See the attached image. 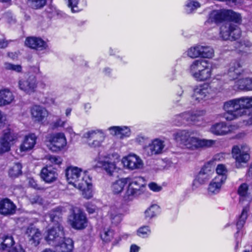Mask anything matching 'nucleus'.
<instances>
[{
	"mask_svg": "<svg viewBox=\"0 0 252 252\" xmlns=\"http://www.w3.org/2000/svg\"><path fill=\"white\" fill-rule=\"evenodd\" d=\"M213 93V90L209 84L196 86L193 89L191 98L195 103H198L209 99Z\"/></svg>",
	"mask_w": 252,
	"mask_h": 252,
	"instance_id": "obj_12",
	"label": "nucleus"
},
{
	"mask_svg": "<svg viewBox=\"0 0 252 252\" xmlns=\"http://www.w3.org/2000/svg\"><path fill=\"white\" fill-rule=\"evenodd\" d=\"M55 247L56 252H71L73 248V242L69 238H63L57 244L53 245Z\"/></svg>",
	"mask_w": 252,
	"mask_h": 252,
	"instance_id": "obj_28",
	"label": "nucleus"
},
{
	"mask_svg": "<svg viewBox=\"0 0 252 252\" xmlns=\"http://www.w3.org/2000/svg\"><path fill=\"white\" fill-rule=\"evenodd\" d=\"M237 193L239 195L240 202L242 203L245 201L248 202L247 205L243 208L236 224L237 229L239 230L243 227L247 219L248 213L250 210L249 204L252 200V196L250 195L249 185L246 183H242L239 186Z\"/></svg>",
	"mask_w": 252,
	"mask_h": 252,
	"instance_id": "obj_3",
	"label": "nucleus"
},
{
	"mask_svg": "<svg viewBox=\"0 0 252 252\" xmlns=\"http://www.w3.org/2000/svg\"><path fill=\"white\" fill-rule=\"evenodd\" d=\"M115 235L113 230L111 229L104 230L103 232L101 234V237L103 241L106 242H109L114 238Z\"/></svg>",
	"mask_w": 252,
	"mask_h": 252,
	"instance_id": "obj_46",
	"label": "nucleus"
},
{
	"mask_svg": "<svg viewBox=\"0 0 252 252\" xmlns=\"http://www.w3.org/2000/svg\"><path fill=\"white\" fill-rule=\"evenodd\" d=\"M14 100V94L9 89L0 90V107L10 104Z\"/></svg>",
	"mask_w": 252,
	"mask_h": 252,
	"instance_id": "obj_30",
	"label": "nucleus"
},
{
	"mask_svg": "<svg viewBox=\"0 0 252 252\" xmlns=\"http://www.w3.org/2000/svg\"><path fill=\"white\" fill-rule=\"evenodd\" d=\"M126 179H128V185L124 197L126 200H131L143 193L145 179L140 176L128 177Z\"/></svg>",
	"mask_w": 252,
	"mask_h": 252,
	"instance_id": "obj_4",
	"label": "nucleus"
},
{
	"mask_svg": "<svg viewBox=\"0 0 252 252\" xmlns=\"http://www.w3.org/2000/svg\"><path fill=\"white\" fill-rule=\"evenodd\" d=\"M94 166L95 167L102 168L109 176H112L114 173L118 172L120 170L116 162L113 161L110 157L99 158Z\"/></svg>",
	"mask_w": 252,
	"mask_h": 252,
	"instance_id": "obj_15",
	"label": "nucleus"
},
{
	"mask_svg": "<svg viewBox=\"0 0 252 252\" xmlns=\"http://www.w3.org/2000/svg\"><path fill=\"white\" fill-rule=\"evenodd\" d=\"M5 68L7 70L14 71L16 72H21L22 70V67L20 65L14 64L10 63H5L4 64Z\"/></svg>",
	"mask_w": 252,
	"mask_h": 252,
	"instance_id": "obj_49",
	"label": "nucleus"
},
{
	"mask_svg": "<svg viewBox=\"0 0 252 252\" xmlns=\"http://www.w3.org/2000/svg\"><path fill=\"white\" fill-rule=\"evenodd\" d=\"M205 114L203 110H193L186 111L175 116V120L177 125H181L185 122L195 124L202 120V117Z\"/></svg>",
	"mask_w": 252,
	"mask_h": 252,
	"instance_id": "obj_7",
	"label": "nucleus"
},
{
	"mask_svg": "<svg viewBox=\"0 0 252 252\" xmlns=\"http://www.w3.org/2000/svg\"><path fill=\"white\" fill-rule=\"evenodd\" d=\"M8 43L4 39L0 40V48H5L7 46Z\"/></svg>",
	"mask_w": 252,
	"mask_h": 252,
	"instance_id": "obj_64",
	"label": "nucleus"
},
{
	"mask_svg": "<svg viewBox=\"0 0 252 252\" xmlns=\"http://www.w3.org/2000/svg\"><path fill=\"white\" fill-rule=\"evenodd\" d=\"M6 117L5 115H4L2 112L0 110V127L3 126L6 124Z\"/></svg>",
	"mask_w": 252,
	"mask_h": 252,
	"instance_id": "obj_58",
	"label": "nucleus"
},
{
	"mask_svg": "<svg viewBox=\"0 0 252 252\" xmlns=\"http://www.w3.org/2000/svg\"><path fill=\"white\" fill-rule=\"evenodd\" d=\"M121 127L119 126H113L109 127L108 130H109L110 134L113 135L119 136V132L121 130Z\"/></svg>",
	"mask_w": 252,
	"mask_h": 252,
	"instance_id": "obj_52",
	"label": "nucleus"
},
{
	"mask_svg": "<svg viewBox=\"0 0 252 252\" xmlns=\"http://www.w3.org/2000/svg\"><path fill=\"white\" fill-rule=\"evenodd\" d=\"M17 139V135L11 132L10 129L5 130L0 138V154L9 151L11 145Z\"/></svg>",
	"mask_w": 252,
	"mask_h": 252,
	"instance_id": "obj_16",
	"label": "nucleus"
},
{
	"mask_svg": "<svg viewBox=\"0 0 252 252\" xmlns=\"http://www.w3.org/2000/svg\"><path fill=\"white\" fill-rule=\"evenodd\" d=\"M225 20L220 28V37L223 40H236L241 36V30L236 24H240L242 17L239 13L225 9Z\"/></svg>",
	"mask_w": 252,
	"mask_h": 252,
	"instance_id": "obj_2",
	"label": "nucleus"
},
{
	"mask_svg": "<svg viewBox=\"0 0 252 252\" xmlns=\"http://www.w3.org/2000/svg\"><path fill=\"white\" fill-rule=\"evenodd\" d=\"M37 136L34 133H30L24 137L16 153L20 156H24L31 151L36 143Z\"/></svg>",
	"mask_w": 252,
	"mask_h": 252,
	"instance_id": "obj_14",
	"label": "nucleus"
},
{
	"mask_svg": "<svg viewBox=\"0 0 252 252\" xmlns=\"http://www.w3.org/2000/svg\"><path fill=\"white\" fill-rule=\"evenodd\" d=\"M122 162L125 167L130 170L141 169L144 165L141 158L135 154H129L124 157Z\"/></svg>",
	"mask_w": 252,
	"mask_h": 252,
	"instance_id": "obj_20",
	"label": "nucleus"
},
{
	"mask_svg": "<svg viewBox=\"0 0 252 252\" xmlns=\"http://www.w3.org/2000/svg\"><path fill=\"white\" fill-rule=\"evenodd\" d=\"M150 189L155 192H158L162 189V187L155 183H151L148 185Z\"/></svg>",
	"mask_w": 252,
	"mask_h": 252,
	"instance_id": "obj_53",
	"label": "nucleus"
},
{
	"mask_svg": "<svg viewBox=\"0 0 252 252\" xmlns=\"http://www.w3.org/2000/svg\"><path fill=\"white\" fill-rule=\"evenodd\" d=\"M109 215L112 223L114 225L119 224L122 220L123 215L121 210L115 206L110 207Z\"/></svg>",
	"mask_w": 252,
	"mask_h": 252,
	"instance_id": "obj_34",
	"label": "nucleus"
},
{
	"mask_svg": "<svg viewBox=\"0 0 252 252\" xmlns=\"http://www.w3.org/2000/svg\"><path fill=\"white\" fill-rule=\"evenodd\" d=\"M46 158L51 163L55 165L61 164L63 161L62 158L60 157L54 155H47L46 157Z\"/></svg>",
	"mask_w": 252,
	"mask_h": 252,
	"instance_id": "obj_48",
	"label": "nucleus"
},
{
	"mask_svg": "<svg viewBox=\"0 0 252 252\" xmlns=\"http://www.w3.org/2000/svg\"><path fill=\"white\" fill-rule=\"evenodd\" d=\"M30 6L34 9L42 8L46 3V0H29Z\"/></svg>",
	"mask_w": 252,
	"mask_h": 252,
	"instance_id": "obj_47",
	"label": "nucleus"
},
{
	"mask_svg": "<svg viewBox=\"0 0 252 252\" xmlns=\"http://www.w3.org/2000/svg\"><path fill=\"white\" fill-rule=\"evenodd\" d=\"M32 119L35 122H42L48 116L49 112L44 107L40 105H34L31 109Z\"/></svg>",
	"mask_w": 252,
	"mask_h": 252,
	"instance_id": "obj_23",
	"label": "nucleus"
},
{
	"mask_svg": "<svg viewBox=\"0 0 252 252\" xmlns=\"http://www.w3.org/2000/svg\"><path fill=\"white\" fill-rule=\"evenodd\" d=\"M14 243L15 242L12 236L6 235L2 238V241L0 244V249L4 250L7 248L12 247Z\"/></svg>",
	"mask_w": 252,
	"mask_h": 252,
	"instance_id": "obj_44",
	"label": "nucleus"
},
{
	"mask_svg": "<svg viewBox=\"0 0 252 252\" xmlns=\"http://www.w3.org/2000/svg\"><path fill=\"white\" fill-rule=\"evenodd\" d=\"M223 117L227 121H232L243 116H250L249 123L252 124V96H243L225 102Z\"/></svg>",
	"mask_w": 252,
	"mask_h": 252,
	"instance_id": "obj_1",
	"label": "nucleus"
},
{
	"mask_svg": "<svg viewBox=\"0 0 252 252\" xmlns=\"http://www.w3.org/2000/svg\"><path fill=\"white\" fill-rule=\"evenodd\" d=\"M244 72L242 65L237 60H233L229 64L227 75L230 80L237 79Z\"/></svg>",
	"mask_w": 252,
	"mask_h": 252,
	"instance_id": "obj_25",
	"label": "nucleus"
},
{
	"mask_svg": "<svg viewBox=\"0 0 252 252\" xmlns=\"http://www.w3.org/2000/svg\"><path fill=\"white\" fill-rule=\"evenodd\" d=\"M164 147L163 141L158 139H154L148 145L144 148V153L147 156H152L161 154Z\"/></svg>",
	"mask_w": 252,
	"mask_h": 252,
	"instance_id": "obj_21",
	"label": "nucleus"
},
{
	"mask_svg": "<svg viewBox=\"0 0 252 252\" xmlns=\"http://www.w3.org/2000/svg\"><path fill=\"white\" fill-rule=\"evenodd\" d=\"M187 55L192 59L200 57L199 44L191 47L187 50Z\"/></svg>",
	"mask_w": 252,
	"mask_h": 252,
	"instance_id": "obj_45",
	"label": "nucleus"
},
{
	"mask_svg": "<svg viewBox=\"0 0 252 252\" xmlns=\"http://www.w3.org/2000/svg\"><path fill=\"white\" fill-rule=\"evenodd\" d=\"M68 6L71 8L72 12L77 11L76 10L74 9L78 3V0H68Z\"/></svg>",
	"mask_w": 252,
	"mask_h": 252,
	"instance_id": "obj_55",
	"label": "nucleus"
},
{
	"mask_svg": "<svg viewBox=\"0 0 252 252\" xmlns=\"http://www.w3.org/2000/svg\"><path fill=\"white\" fill-rule=\"evenodd\" d=\"M84 180L82 181L81 184H78V187L76 188L82 191V195L84 198L90 199L93 196L91 179L90 177H86Z\"/></svg>",
	"mask_w": 252,
	"mask_h": 252,
	"instance_id": "obj_29",
	"label": "nucleus"
},
{
	"mask_svg": "<svg viewBox=\"0 0 252 252\" xmlns=\"http://www.w3.org/2000/svg\"><path fill=\"white\" fill-rule=\"evenodd\" d=\"M19 88L27 94L34 93L37 88V81L35 76H29L20 78L18 81Z\"/></svg>",
	"mask_w": 252,
	"mask_h": 252,
	"instance_id": "obj_17",
	"label": "nucleus"
},
{
	"mask_svg": "<svg viewBox=\"0 0 252 252\" xmlns=\"http://www.w3.org/2000/svg\"><path fill=\"white\" fill-rule=\"evenodd\" d=\"M64 235L63 228L60 223H56L55 225L50 227L45 236V240L51 245L59 243Z\"/></svg>",
	"mask_w": 252,
	"mask_h": 252,
	"instance_id": "obj_10",
	"label": "nucleus"
},
{
	"mask_svg": "<svg viewBox=\"0 0 252 252\" xmlns=\"http://www.w3.org/2000/svg\"><path fill=\"white\" fill-rule=\"evenodd\" d=\"M65 176L68 184L72 185L75 188L78 187V184H81L86 177H89L87 171L73 166L66 168Z\"/></svg>",
	"mask_w": 252,
	"mask_h": 252,
	"instance_id": "obj_6",
	"label": "nucleus"
},
{
	"mask_svg": "<svg viewBox=\"0 0 252 252\" xmlns=\"http://www.w3.org/2000/svg\"><path fill=\"white\" fill-rule=\"evenodd\" d=\"M247 84L245 86H242L243 88H246L247 91L252 90V78H246L245 81Z\"/></svg>",
	"mask_w": 252,
	"mask_h": 252,
	"instance_id": "obj_54",
	"label": "nucleus"
},
{
	"mask_svg": "<svg viewBox=\"0 0 252 252\" xmlns=\"http://www.w3.org/2000/svg\"><path fill=\"white\" fill-rule=\"evenodd\" d=\"M40 175L41 178L47 183L55 181L58 178V173L56 169L51 166L43 167L41 170Z\"/></svg>",
	"mask_w": 252,
	"mask_h": 252,
	"instance_id": "obj_27",
	"label": "nucleus"
},
{
	"mask_svg": "<svg viewBox=\"0 0 252 252\" xmlns=\"http://www.w3.org/2000/svg\"><path fill=\"white\" fill-rule=\"evenodd\" d=\"M236 125H227L224 122L217 123L210 128V131L216 135H225L230 133L237 129Z\"/></svg>",
	"mask_w": 252,
	"mask_h": 252,
	"instance_id": "obj_19",
	"label": "nucleus"
},
{
	"mask_svg": "<svg viewBox=\"0 0 252 252\" xmlns=\"http://www.w3.org/2000/svg\"><path fill=\"white\" fill-rule=\"evenodd\" d=\"M160 211V208L157 204L151 205L145 212V218L147 219H151L156 216Z\"/></svg>",
	"mask_w": 252,
	"mask_h": 252,
	"instance_id": "obj_41",
	"label": "nucleus"
},
{
	"mask_svg": "<svg viewBox=\"0 0 252 252\" xmlns=\"http://www.w3.org/2000/svg\"><path fill=\"white\" fill-rule=\"evenodd\" d=\"M25 44L29 48L39 51L45 50L48 48L47 43L41 38L38 37H27L25 41Z\"/></svg>",
	"mask_w": 252,
	"mask_h": 252,
	"instance_id": "obj_22",
	"label": "nucleus"
},
{
	"mask_svg": "<svg viewBox=\"0 0 252 252\" xmlns=\"http://www.w3.org/2000/svg\"><path fill=\"white\" fill-rule=\"evenodd\" d=\"M216 171L217 175L215 178H219L221 182L225 183L228 173V170L226 166L222 164H218L216 167Z\"/></svg>",
	"mask_w": 252,
	"mask_h": 252,
	"instance_id": "obj_38",
	"label": "nucleus"
},
{
	"mask_svg": "<svg viewBox=\"0 0 252 252\" xmlns=\"http://www.w3.org/2000/svg\"><path fill=\"white\" fill-rule=\"evenodd\" d=\"M126 178H122L114 182L112 186L111 189L115 194H119L123 191L124 187L127 184V180Z\"/></svg>",
	"mask_w": 252,
	"mask_h": 252,
	"instance_id": "obj_37",
	"label": "nucleus"
},
{
	"mask_svg": "<svg viewBox=\"0 0 252 252\" xmlns=\"http://www.w3.org/2000/svg\"><path fill=\"white\" fill-rule=\"evenodd\" d=\"M146 138L142 135H138L136 138V141L140 144L143 143Z\"/></svg>",
	"mask_w": 252,
	"mask_h": 252,
	"instance_id": "obj_62",
	"label": "nucleus"
},
{
	"mask_svg": "<svg viewBox=\"0 0 252 252\" xmlns=\"http://www.w3.org/2000/svg\"><path fill=\"white\" fill-rule=\"evenodd\" d=\"M207 62V61L202 59L195 60L192 62L188 70L193 78L196 76V74H198L201 69H203V67H205Z\"/></svg>",
	"mask_w": 252,
	"mask_h": 252,
	"instance_id": "obj_31",
	"label": "nucleus"
},
{
	"mask_svg": "<svg viewBox=\"0 0 252 252\" xmlns=\"http://www.w3.org/2000/svg\"><path fill=\"white\" fill-rule=\"evenodd\" d=\"M121 130H120L119 132V136L121 138L129 136L130 135V130L128 127L123 126H121Z\"/></svg>",
	"mask_w": 252,
	"mask_h": 252,
	"instance_id": "obj_51",
	"label": "nucleus"
},
{
	"mask_svg": "<svg viewBox=\"0 0 252 252\" xmlns=\"http://www.w3.org/2000/svg\"><path fill=\"white\" fill-rule=\"evenodd\" d=\"M249 150V148L246 145H235L233 147L232 155L235 159L237 168H241L242 163H246L250 159Z\"/></svg>",
	"mask_w": 252,
	"mask_h": 252,
	"instance_id": "obj_11",
	"label": "nucleus"
},
{
	"mask_svg": "<svg viewBox=\"0 0 252 252\" xmlns=\"http://www.w3.org/2000/svg\"><path fill=\"white\" fill-rule=\"evenodd\" d=\"M212 75V69L209 67L208 63H206L205 67H203L198 74H196V76L194 79L198 81H204L211 78Z\"/></svg>",
	"mask_w": 252,
	"mask_h": 252,
	"instance_id": "obj_36",
	"label": "nucleus"
},
{
	"mask_svg": "<svg viewBox=\"0 0 252 252\" xmlns=\"http://www.w3.org/2000/svg\"><path fill=\"white\" fill-rule=\"evenodd\" d=\"M214 172V167L210 163L205 164L193 180V186L197 187L205 184L212 177Z\"/></svg>",
	"mask_w": 252,
	"mask_h": 252,
	"instance_id": "obj_13",
	"label": "nucleus"
},
{
	"mask_svg": "<svg viewBox=\"0 0 252 252\" xmlns=\"http://www.w3.org/2000/svg\"><path fill=\"white\" fill-rule=\"evenodd\" d=\"M16 209V205L9 199L4 198L0 201V214L4 216L14 214Z\"/></svg>",
	"mask_w": 252,
	"mask_h": 252,
	"instance_id": "obj_26",
	"label": "nucleus"
},
{
	"mask_svg": "<svg viewBox=\"0 0 252 252\" xmlns=\"http://www.w3.org/2000/svg\"><path fill=\"white\" fill-rule=\"evenodd\" d=\"M200 57L203 58H211L214 54L213 48L208 45L199 44Z\"/></svg>",
	"mask_w": 252,
	"mask_h": 252,
	"instance_id": "obj_39",
	"label": "nucleus"
},
{
	"mask_svg": "<svg viewBox=\"0 0 252 252\" xmlns=\"http://www.w3.org/2000/svg\"><path fill=\"white\" fill-rule=\"evenodd\" d=\"M86 209H87V212L89 213V214H93L96 211V210L97 209L96 207L92 205V204H88L86 206Z\"/></svg>",
	"mask_w": 252,
	"mask_h": 252,
	"instance_id": "obj_59",
	"label": "nucleus"
},
{
	"mask_svg": "<svg viewBox=\"0 0 252 252\" xmlns=\"http://www.w3.org/2000/svg\"><path fill=\"white\" fill-rule=\"evenodd\" d=\"M215 143V141L213 140L200 139L190 135L185 147L190 150H196L201 148L210 147Z\"/></svg>",
	"mask_w": 252,
	"mask_h": 252,
	"instance_id": "obj_18",
	"label": "nucleus"
},
{
	"mask_svg": "<svg viewBox=\"0 0 252 252\" xmlns=\"http://www.w3.org/2000/svg\"><path fill=\"white\" fill-rule=\"evenodd\" d=\"M47 146L53 152H59L66 145L67 141L65 135L63 132L50 134L46 138Z\"/></svg>",
	"mask_w": 252,
	"mask_h": 252,
	"instance_id": "obj_9",
	"label": "nucleus"
},
{
	"mask_svg": "<svg viewBox=\"0 0 252 252\" xmlns=\"http://www.w3.org/2000/svg\"><path fill=\"white\" fill-rule=\"evenodd\" d=\"M192 132L187 130H180L174 133L176 141L185 147Z\"/></svg>",
	"mask_w": 252,
	"mask_h": 252,
	"instance_id": "obj_33",
	"label": "nucleus"
},
{
	"mask_svg": "<svg viewBox=\"0 0 252 252\" xmlns=\"http://www.w3.org/2000/svg\"><path fill=\"white\" fill-rule=\"evenodd\" d=\"M139 247L136 245H132L130 247V252H138Z\"/></svg>",
	"mask_w": 252,
	"mask_h": 252,
	"instance_id": "obj_63",
	"label": "nucleus"
},
{
	"mask_svg": "<svg viewBox=\"0 0 252 252\" xmlns=\"http://www.w3.org/2000/svg\"><path fill=\"white\" fill-rule=\"evenodd\" d=\"M150 233V230L148 226L141 227L137 230V234L139 236L145 238Z\"/></svg>",
	"mask_w": 252,
	"mask_h": 252,
	"instance_id": "obj_50",
	"label": "nucleus"
},
{
	"mask_svg": "<svg viewBox=\"0 0 252 252\" xmlns=\"http://www.w3.org/2000/svg\"><path fill=\"white\" fill-rule=\"evenodd\" d=\"M7 252H25V251L20 245H18L12 248Z\"/></svg>",
	"mask_w": 252,
	"mask_h": 252,
	"instance_id": "obj_60",
	"label": "nucleus"
},
{
	"mask_svg": "<svg viewBox=\"0 0 252 252\" xmlns=\"http://www.w3.org/2000/svg\"><path fill=\"white\" fill-rule=\"evenodd\" d=\"M223 182L219 178H214L209 183L208 187V193L209 195H215L219 193L221 189Z\"/></svg>",
	"mask_w": 252,
	"mask_h": 252,
	"instance_id": "obj_35",
	"label": "nucleus"
},
{
	"mask_svg": "<svg viewBox=\"0 0 252 252\" xmlns=\"http://www.w3.org/2000/svg\"><path fill=\"white\" fill-rule=\"evenodd\" d=\"M200 6V3L195 0H188L185 4V10L187 13H191Z\"/></svg>",
	"mask_w": 252,
	"mask_h": 252,
	"instance_id": "obj_43",
	"label": "nucleus"
},
{
	"mask_svg": "<svg viewBox=\"0 0 252 252\" xmlns=\"http://www.w3.org/2000/svg\"><path fill=\"white\" fill-rule=\"evenodd\" d=\"M22 165L17 162L11 166L9 169V175L12 178H15L22 174Z\"/></svg>",
	"mask_w": 252,
	"mask_h": 252,
	"instance_id": "obj_42",
	"label": "nucleus"
},
{
	"mask_svg": "<svg viewBox=\"0 0 252 252\" xmlns=\"http://www.w3.org/2000/svg\"><path fill=\"white\" fill-rule=\"evenodd\" d=\"M225 20V9L213 10L210 14L206 24L211 23H218Z\"/></svg>",
	"mask_w": 252,
	"mask_h": 252,
	"instance_id": "obj_32",
	"label": "nucleus"
},
{
	"mask_svg": "<svg viewBox=\"0 0 252 252\" xmlns=\"http://www.w3.org/2000/svg\"><path fill=\"white\" fill-rule=\"evenodd\" d=\"M65 122V121H63L61 119H59L54 123V125L55 127H63Z\"/></svg>",
	"mask_w": 252,
	"mask_h": 252,
	"instance_id": "obj_61",
	"label": "nucleus"
},
{
	"mask_svg": "<svg viewBox=\"0 0 252 252\" xmlns=\"http://www.w3.org/2000/svg\"><path fill=\"white\" fill-rule=\"evenodd\" d=\"M63 209V207L58 206L50 211L49 214L50 220L52 222L56 221L57 223H59V220L62 216Z\"/></svg>",
	"mask_w": 252,
	"mask_h": 252,
	"instance_id": "obj_40",
	"label": "nucleus"
},
{
	"mask_svg": "<svg viewBox=\"0 0 252 252\" xmlns=\"http://www.w3.org/2000/svg\"><path fill=\"white\" fill-rule=\"evenodd\" d=\"M246 80V78H242L241 79H239L237 81V85L238 86V88L240 90H246V88H243L242 86H245L247 84V83L245 82Z\"/></svg>",
	"mask_w": 252,
	"mask_h": 252,
	"instance_id": "obj_57",
	"label": "nucleus"
},
{
	"mask_svg": "<svg viewBox=\"0 0 252 252\" xmlns=\"http://www.w3.org/2000/svg\"><path fill=\"white\" fill-rule=\"evenodd\" d=\"M87 139L88 145L92 148H98L102 146L106 138L105 132L100 129H90L83 134Z\"/></svg>",
	"mask_w": 252,
	"mask_h": 252,
	"instance_id": "obj_8",
	"label": "nucleus"
},
{
	"mask_svg": "<svg viewBox=\"0 0 252 252\" xmlns=\"http://www.w3.org/2000/svg\"><path fill=\"white\" fill-rule=\"evenodd\" d=\"M29 184L31 187L36 189H41V188L37 184L36 182L33 179H29Z\"/></svg>",
	"mask_w": 252,
	"mask_h": 252,
	"instance_id": "obj_56",
	"label": "nucleus"
},
{
	"mask_svg": "<svg viewBox=\"0 0 252 252\" xmlns=\"http://www.w3.org/2000/svg\"><path fill=\"white\" fill-rule=\"evenodd\" d=\"M25 234L32 244L36 246L39 244L41 233L35 226L32 224L29 225L26 229Z\"/></svg>",
	"mask_w": 252,
	"mask_h": 252,
	"instance_id": "obj_24",
	"label": "nucleus"
},
{
	"mask_svg": "<svg viewBox=\"0 0 252 252\" xmlns=\"http://www.w3.org/2000/svg\"><path fill=\"white\" fill-rule=\"evenodd\" d=\"M68 223L74 229L82 230L88 225V220L86 214L79 208H73L68 217Z\"/></svg>",
	"mask_w": 252,
	"mask_h": 252,
	"instance_id": "obj_5",
	"label": "nucleus"
}]
</instances>
